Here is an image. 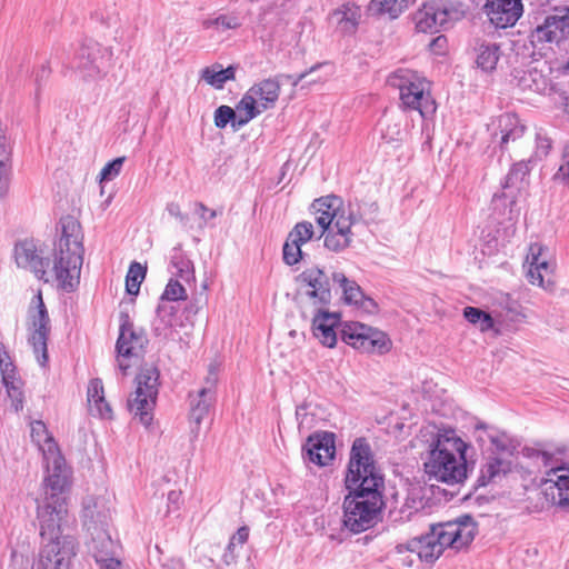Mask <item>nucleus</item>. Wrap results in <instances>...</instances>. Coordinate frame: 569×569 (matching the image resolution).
I'll return each instance as SVG.
<instances>
[{
    "instance_id": "obj_63",
    "label": "nucleus",
    "mask_w": 569,
    "mask_h": 569,
    "mask_svg": "<svg viewBox=\"0 0 569 569\" xmlns=\"http://www.w3.org/2000/svg\"><path fill=\"white\" fill-rule=\"evenodd\" d=\"M218 381V372L214 365H210L209 373L206 378V386L203 388H209L214 392V386Z\"/></svg>"
},
{
    "instance_id": "obj_29",
    "label": "nucleus",
    "mask_w": 569,
    "mask_h": 569,
    "mask_svg": "<svg viewBox=\"0 0 569 569\" xmlns=\"http://www.w3.org/2000/svg\"><path fill=\"white\" fill-rule=\"evenodd\" d=\"M280 90L281 83L278 77L263 79L249 88L250 94L253 96L263 111L276 106Z\"/></svg>"
},
{
    "instance_id": "obj_21",
    "label": "nucleus",
    "mask_w": 569,
    "mask_h": 569,
    "mask_svg": "<svg viewBox=\"0 0 569 569\" xmlns=\"http://www.w3.org/2000/svg\"><path fill=\"white\" fill-rule=\"evenodd\" d=\"M532 41L560 42L569 38V7L557 10L556 14L548 16L543 23L532 31Z\"/></svg>"
},
{
    "instance_id": "obj_54",
    "label": "nucleus",
    "mask_w": 569,
    "mask_h": 569,
    "mask_svg": "<svg viewBox=\"0 0 569 569\" xmlns=\"http://www.w3.org/2000/svg\"><path fill=\"white\" fill-rule=\"evenodd\" d=\"M562 158L563 163L560 166L555 177L569 184V144L565 147Z\"/></svg>"
},
{
    "instance_id": "obj_18",
    "label": "nucleus",
    "mask_w": 569,
    "mask_h": 569,
    "mask_svg": "<svg viewBox=\"0 0 569 569\" xmlns=\"http://www.w3.org/2000/svg\"><path fill=\"white\" fill-rule=\"evenodd\" d=\"M147 343L148 339L143 331L136 330L129 321V317L126 316L121 323L119 338L116 345L118 352V367L124 375L130 368V363L127 359L140 357Z\"/></svg>"
},
{
    "instance_id": "obj_42",
    "label": "nucleus",
    "mask_w": 569,
    "mask_h": 569,
    "mask_svg": "<svg viewBox=\"0 0 569 569\" xmlns=\"http://www.w3.org/2000/svg\"><path fill=\"white\" fill-rule=\"evenodd\" d=\"M146 268L139 262H132L126 277V290L129 295H138L146 277Z\"/></svg>"
},
{
    "instance_id": "obj_43",
    "label": "nucleus",
    "mask_w": 569,
    "mask_h": 569,
    "mask_svg": "<svg viewBox=\"0 0 569 569\" xmlns=\"http://www.w3.org/2000/svg\"><path fill=\"white\" fill-rule=\"evenodd\" d=\"M170 264L172 267V270H171L172 274H174L186 281H189L190 278H192V276H193L192 262L188 258H186L182 253L176 252L171 258Z\"/></svg>"
},
{
    "instance_id": "obj_3",
    "label": "nucleus",
    "mask_w": 569,
    "mask_h": 569,
    "mask_svg": "<svg viewBox=\"0 0 569 569\" xmlns=\"http://www.w3.org/2000/svg\"><path fill=\"white\" fill-rule=\"evenodd\" d=\"M477 526L470 516L431 526L430 531L396 547L398 553H416L420 561L433 563L447 548L461 550L471 543Z\"/></svg>"
},
{
    "instance_id": "obj_9",
    "label": "nucleus",
    "mask_w": 569,
    "mask_h": 569,
    "mask_svg": "<svg viewBox=\"0 0 569 569\" xmlns=\"http://www.w3.org/2000/svg\"><path fill=\"white\" fill-rule=\"evenodd\" d=\"M382 505V493L349 491L343 501V525L353 533L370 528Z\"/></svg>"
},
{
    "instance_id": "obj_59",
    "label": "nucleus",
    "mask_w": 569,
    "mask_h": 569,
    "mask_svg": "<svg viewBox=\"0 0 569 569\" xmlns=\"http://www.w3.org/2000/svg\"><path fill=\"white\" fill-rule=\"evenodd\" d=\"M168 512H174L179 510L181 505V491L171 490L167 497Z\"/></svg>"
},
{
    "instance_id": "obj_40",
    "label": "nucleus",
    "mask_w": 569,
    "mask_h": 569,
    "mask_svg": "<svg viewBox=\"0 0 569 569\" xmlns=\"http://www.w3.org/2000/svg\"><path fill=\"white\" fill-rule=\"evenodd\" d=\"M333 17L343 31L352 32L359 23L361 13L359 7L353 4H343L333 13Z\"/></svg>"
},
{
    "instance_id": "obj_15",
    "label": "nucleus",
    "mask_w": 569,
    "mask_h": 569,
    "mask_svg": "<svg viewBox=\"0 0 569 569\" xmlns=\"http://www.w3.org/2000/svg\"><path fill=\"white\" fill-rule=\"evenodd\" d=\"M29 337L28 341L33 348L37 361L41 367L48 362L47 340L50 333V319L44 306L42 293L39 291L32 299L29 309Z\"/></svg>"
},
{
    "instance_id": "obj_57",
    "label": "nucleus",
    "mask_w": 569,
    "mask_h": 569,
    "mask_svg": "<svg viewBox=\"0 0 569 569\" xmlns=\"http://www.w3.org/2000/svg\"><path fill=\"white\" fill-rule=\"evenodd\" d=\"M356 306L359 307L363 312L369 315H373L378 310L377 302L373 299L366 297L365 295L362 296L361 299H359V302Z\"/></svg>"
},
{
    "instance_id": "obj_23",
    "label": "nucleus",
    "mask_w": 569,
    "mask_h": 569,
    "mask_svg": "<svg viewBox=\"0 0 569 569\" xmlns=\"http://www.w3.org/2000/svg\"><path fill=\"white\" fill-rule=\"evenodd\" d=\"M44 249L32 240H24L14 247V260L19 268L29 270L39 280L43 277V271L48 260Z\"/></svg>"
},
{
    "instance_id": "obj_55",
    "label": "nucleus",
    "mask_w": 569,
    "mask_h": 569,
    "mask_svg": "<svg viewBox=\"0 0 569 569\" xmlns=\"http://www.w3.org/2000/svg\"><path fill=\"white\" fill-rule=\"evenodd\" d=\"M447 43L448 41L445 36H438L430 41L429 49L432 53L441 56L446 52Z\"/></svg>"
},
{
    "instance_id": "obj_36",
    "label": "nucleus",
    "mask_w": 569,
    "mask_h": 569,
    "mask_svg": "<svg viewBox=\"0 0 569 569\" xmlns=\"http://www.w3.org/2000/svg\"><path fill=\"white\" fill-rule=\"evenodd\" d=\"M236 112L239 116L234 130H239L246 126L249 121L254 119L257 116L263 112V109L259 106L253 96L248 90L236 107Z\"/></svg>"
},
{
    "instance_id": "obj_2",
    "label": "nucleus",
    "mask_w": 569,
    "mask_h": 569,
    "mask_svg": "<svg viewBox=\"0 0 569 569\" xmlns=\"http://www.w3.org/2000/svg\"><path fill=\"white\" fill-rule=\"evenodd\" d=\"M47 452L48 457L43 458L44 476L36 498L37 519L44 523V528L51 526L52 519L71 520L67 499L72 485V470L61 452L50 450Z\"/></svg>"
},
{
    "instance_id": "obj_6",
    "label": "nucleus",
    "mask_w": 569,
    "mask_h": 569,
    "mask_svg": "<svg viewBox=\"0 0 569 569\" xmlns=\"http://www.w3.org/2000/svg\"><path fill=\"white\" fill-rule=\"evenodd\" d=\"M70 523L71 520L52 519L51 526L44 528V523L39 521L42 543L31 569H70L77 555L76 539L64 533Z\"/></svg>"
},
{
    "instance_id": "obj_39",
    "label": "nucleus",
    "mask_w": 569,
    "mask_h": 569,
    "mask_svg": "<svg viewBox=\"0 0 569 569\" xmlns=\"http://www.w3.org/2000/svg\"><path fill=\"white\" fill-rule=\"evenodd\" d=\"M333 282L338 283L342 290L343 300L349 305H358L359 299L362 298L363 292L356 281L348 279L342 272H335L332 274Z\"/></svg>"
},
{
    "instance_id": "obj_41",
    "label": "nucleus",
    "mask_w": 569,
    "mask_h": 569,
    "mask_svg": "<svg viewBox=\"0 0 569 569\" xmlns=\"http://www.w3.org/2000/svg\"><path fill=\"white\" fill-rule=\"evenodd\" d=\"M508 471H509L508 462H506L501 459H498V458H492V459H489L486 462V465H483L479 480L485 486L490 482L497 481L502 476H505Z\"/></svg>"
},
{
    "instance_id": "obj_16",
    "label": "nucleus",
    "mask_w": 569,
    "mask_h": 569,
    "mask_svg": "<svg viewBox=\"0 0 569 569\" xmlns=\"http://www.w3.org/2000/svg\"><path fill=\"white\" fill-rule=\"evenodd\" d=\"M340 333L347 345L362 352L382 353L389 349V340L382 331L360 322L343 323Z\"/></svg>"
},
{
    "instance_id": "obj_17",
    "label": "nucleus",
    "mask_w": 569,
    "mask_h": 569,
    "mask_svg": "<svg viewBox=\"0 0 569 569\" xmlns=\"http://www.w3.org/2000/svg\"><path fill=\"white\" fill-rule=\"evenodd\" d=\"M297 284L302 295L317 308L328 306L331 301V283L329 276L320 268L312 266L298 274Z\"/></svg>"
},
{
    "instance_id": "obj_34",
    "label": "nucleus",
    "mask_w": 569,
    "mask_h": 569,
    "mask_svg": "<svg viewBox=\"0 0 569 569\" xmlns=\"http://www.w3.org/2000/svg\"><path fill=\"white\" fill-rule=\"evenodd\" d=\"M416 0H371L368 10L371 14H387L390 19H397Z\"/></svg>"
},
{
    "instance_id": "obj_19",
    "label": "nucleus",
    "mask_w": 569,
    "mask_h": 569,
    "mask_svg": "<svg viewBox=\"0 0 569 569\" xmlns=\"http://www.w3.org/2000/svg\"><path fill=\"white\" fill-rule=\"evenodd\" d=\"M523 267H527V278L531 284L543 289L552 284L549 277L553 273L556 263L551 260L545 246L531 243Z\"/></svg>"
},
{
    "instance_id": "obj_35",
    "label": "nucleus",
    "mask_w": 569,
    "mask_h": 569,
    "mask_svg": "<svg viewBox=\"0 0 569 569\" xmlns=\"http://www.w3.org/2000/svg\"><path fill=\"white\" fill-rule=\"evenodd\" d=\"M200 77L209 86L216 89H222L227 81L234 80L236 67L229 66L223 69L221 64L214 63L203 68L201 70Z\"/></svg>"
},
{
    "instance_id": "obj_26",
    "label": "nucleus",
    "mask_w": 569,
    "mask_h": 569,
    "mask_svg": "<svg viewBox=\"0 0 569 569\" xmlns=\"http://www.w3.org/2000/svg\"><path fill=\"white\" fill-rule=\"evenodd\" d=\"M327 306L317 307L312 317V333L321 345L332 348L337 343L336 328L340 318L336 312H329Z\"/></svg>"
},
{
    "instance_id": "obj_64",
    "label": "nucleus",
    "mask_w": 569,
    "mask_h": 569,
    "mask_svg": "<svg viewBox=\"0 0 569 569\" xmlns=\"http://www.w3.org/2000/svg\"><path fill=\"white\" fill-rule=\"evenodd\" d=\"M489 438H490L491 443L493 446H496V448L498 450L505 451L508 449V439L505 435H502V436L490 435Z\"/></svg>"
},
{
    "instance_id": "obj_14",
    "label": "nucleus",
    "mask_w": 569,
    "mask_h": 569,
    "mask_svg": "<svg viewBox=\"0 0 569 569\" xmlns=\"http://www.w3.org/2000/svg\"><path fill=\"white\" fill-rule=\"evenodd\" d=\"M536 460L546 468L542 480L546 493L559 506H569V463H558L555 456L547 451H538Z\"/></svg>"
},
{
    "instance_id": "obj_56",
    "label": "nucleus",
    "mask_w": 569,
    "mask_h": 569,
    "mask_svg": "<svg viewBox=\"0 0 569 569\" xmlns=\"http://www.w3.org/2000/svg\"><path fill=\"white\" fill-rule=\"evenodd\" d=\"M463 317L472 325H478L482 317H485V311L475 307H467L463 310Z\"/></svg>"
},
{
    "instance_id": "obj_13",
    "label": "nucleus",
    "mask_w": 569,
    "mask_h": 569,
    "mask_svg": "<svg viewBox=\"0 0 569 569\" xmlns=\"http://www.w3.org/2000/svg\"><path fill=\"white\" fill-rule=\"evenodd\" d=\"M461 16L462 11L450 0H430L415 12L412 20L418 32L435 33Z\"/></svg>"
},
{
    "instance_id": "obj_28",
    "label": "nucleus",
    "mask_w": 569,
    "mask_h": 569,
    "mask_svg": "<svg viewBox=\"0 0 569 569\" xmlns=\"http://www.w3.org/2000/svg\"><path fill=\"white\" fill-rule=\"evenodd\" d=\"M526 127L513 113H503L497 120L495 136L500 134V147L507 149L510 142H517L525 134Z\"/></svg>"
},
{
    "instance_id": "obj_50",
    "label": "nucleus",
    "mask_w": 569,
    "mask_h": 569,
    "mask_svg": "<svg viewBox=\"0 0 569 569\" xmlns=\"http://www.w3.org/2000/svg\"><path fill=\"white\" fill-rule=\"evenodd\" d=\"M196 213L199 216L201 220L199 228L203 229L207 226H212L211 221L216 219L218 214H221V211L218 212L217 210L209 209L203 203L198 202L196 203Z\"/></svg>"
},
{
    "instance_id": "obj_32",
    "label": "nucleus",
    "mask_w": 569,
    "mask_h": 569,
    "mask_svg": "<svg viewBox=\"0 0 569 569\" xmlns=\"http://www.w3.org/2000/svg\"><path fill=\"white\" fill-rule=\"evenodd\" d=\"M214 401V392L209 388H201L196 395H190V419L199 426L208 415Z\"/></svg>"
},
{
    "instance_id": "obj_11",
    "label": "nucleus",
    "mask_w": 569,
    "mask_h": 569,
    "mask_svg": "<svg viewBox=\"0 0 569 569\" xmlns=\"http://www.w3.org/2000/svg\"><path fill=\"white\" fill-rule=\"evenodd\" d=\"M134 397L129 399V409L146 427L151 425L159 388V371L153 366L143 367L136 378Z\"/></svg>"
},
{
    "instance_id": "obj_5",
    "label": "nucleus",
    "mask_w": 569,
    "mask_h": 569,
    "mask_svg": "<svg viewBox=\"0 0 569 569\" xmlns=\"http://www.w3.org/2000/svg\"><path fill=\"white\" fill-rule=\"evenodd\" d=\"M311 211L317 224L322 229L325 247L332 252H341L349 248L353 240L352 226L361 214L352 204H343L341 198L327 196L316 199L311 204Z\"/></svg>"
},
{
    "instance_id": "obj_62",
    "label": "nucleus",
    "mask_w": 569,
    "mask_h": 569,
    "mask_svg": "<svg viewBox=\"0 0 569 569\" xmlns=\"http://www.w3.org/2000/svg\"><path fill=\"white\" fill-rule=\"evenodd\" d=\"M97 563L100 566V569H126L119 556L108 558L106 561H97Z\"/></svg>"
},
{
    "instance_id": "obj_8",
    "label": "nucleus",
    "mask_w": 569,
    "mask_h": 569,
    "mask_svg": "<svg viewBox=\"0 0 569 569\" xmlns=\"http://www.w3.org/2000/svg\"><path fill=\"white\" fill-rule=\"evenodd\" d=\"M388 83L399 90L403 108L419 111L422 118L436 112V103L430 96V83L419 72L398 68L389 74Z\"/></svg>"
},
{
    "instance_id": "obj_52",
    "label": "nucleus",
    "mask_w": 569,
    "mask_h": 569,
    "mask_svg": "<svg viewBox=\"0 0 569 569\" xmlns=\"http://www.w3.org/2000/svg\"><path fill=\"white\" fill-rule=\"evenodd\" d=\"M50 68L42 63L36 71H34V83H36V97L38 98L40 94V90L43 84L47 83L49 77H50Z\"/></svg>"
},
{
    "instance_id": "obj_61",
    "label": "nucleus",
    "mask_w": 569,
    "mask_h": 569,
    "mask_svg": "<svg viewBox=\"0 0 569 569\" xmlns=\"http://www.w3.org/2000/svg\"><path fill=\"white\" fill-rule=\"evenodd\" d=\"M249 538V529L240 527L238 531L231 537V546H242Z\"/></svg>"
},
{
    "instance_id": "obj_60",
    "label": "nucleus",
    "mask_w": 569,
    "mask_h": 569,
    "mask_svg": "<svg viewBox=\"0 0 569 569\" xmlns=\"http://www.w3.org/2000/svg\"><path fill=\"white\" fill-rule=\"evenodd\" d=\"M497 322V319H496V313L492 312L491 313H488V312H485V317L481 318V320L479 321V329L485 332V331H488L490 329H493L495 326H496Z\"/></svg>"
},
{
    "instance_id": "obj_46",
    "label": "nucleus",
    "mask_w": 569,
    "mask_h": 569,
    "mask_svg": "<svg viewBox=\"0 0 569 569\" xmlns=\"http://www.w3.org/2000/svg\"><path fill=\"white\" fill-rule=\"evenodd\" d=\"M187 299V292L183 286L178 281L171 279L161 296V301H169V303H173L179 300Z\"/></svg>"
},
{
    "instance_id": "obj_53",
    "label": "nucleus",
    "mask_w": 569,
    "mask_h": 569,
    "mask_svg": "<svg viewBox=\"0 0 569 569\" xmlns=\"http://www.w3.org/2000/svg\"><path fill=\"white\" fill-rule=\"evenodd\" d=\"M536 151H535V156L539 159H542L543 157H547V154L549 153L550 149H551V140L546 137V136H542L541 133H537L536 134Z\"/></svg>"
},
{
    "instance_id": "obj_58",
    "label": "nucleus",
    "mask_w": 569,
    "mask_h": 569,
    "mask_svg": "<svg viewBox=\"0 0 569 569\" xmlns=\"http://www.w3.org/2000/svg\"><path fill=\"white\" fill-rule=\"evenodd\" d=\"M211 23L222 28L223 30L234 29L239 24L237 18L227 16H220L216 18Z\"/></svg>"
},
{
    "instance_id": "obj_22",
    "label": "nucleus",
    "mask_w": 569,
    "mask_h": 569,
    "mask_svg": "<svg viewBox=\"0 0 569 569\" xmlns=\"http://www.w3.org/2000/svg\"><path fill=\"white\" fill-rule=\"evenodd\" d=\"M483 11L492 24L505 29L515 26L522 16V0H486Z\"/></svg>"
},
{
    "instance_id": "obj_49",
    "label": "nucleus",
    "mask_w": 569,
    "mask_h": 569,
    "mask_svg": "<svg viewBox=\"0 0 569 569\" xmlns=\"http://www.w3.org/2000/svg\"><path fill=\"white\" fill-rule=\"evenodd\" d=\"M12 147L6 134V126L0 121V164L11 163Z\"/></svg>"
},
{
    "instance_id": "obj_20",
    "label": "nucleus",
    "mask_w": 569,
    "mask_h": 569,
    "mask_svg": "<svg viewBox=\"0 0 569 569\" xmlns=\"http://www.w3.org/2000/svg\"><path fill=\"white\" fill-rule=\"evenodd\" d=\"M84 518L91 539L88 542V549L96 561H106L108 558L117 557L120 552V546L112 540L109 531L104 527H98L93 521V512L87 506L84 507Z\"/></svg>"
},
{
    "instance_id": "obj_25",
    "label": "nucleus",
    "mask_w": 569,
    "mask_h": 569,
    "mask_svg": "<svg viewBox=\"0 0 569 569\" xmlns=\"http://www.w3.org/2000/svg\"><path fill=\"white\" fill-rule=\"evenodd\" d=\"M335 452V436L330 432L312 435L303 446V457L318 466H327Z\"/></svg>"
},
{
    "instance_id": "obj_48",
    "label": "nucleus",
    "mask_w": 569,
    "mask_h": 569,
    "mask_svg": "<svg viewBox=\"0 0 569 569\" xmlns=\"http://www.w3.org/2000/svg\"><path fill=\"white\" fill-rule=\"evenodd\" d=\"M282 256L284 263L293 266L302 259V250L297 243L287 239L282 248Z\"/></svg>"
},
{
    "instance_id": "obj_24",
    "label": "nucleus",
    "mask_w": 569,
    "mask_h": 569,
    "mask_svg": "<svg viewBox=\"0 0 569 569\" xmlns=\"http://www.w3.org/2000/svg\"><path fill=\"white\" fill-rule=\"evenodd\" d=\"M0 372L8 397L11 399V406L18 412L23 408V383L2 342H0Z\"/></svg>"
},
{
    "instance_id": "obj_38",
    "label": "nucleus",
    "mask_w": 569,
    "mask_h": 569,
    "mask_svg": "<svg viewBox=\"0 0 569 569\" xmlns=\"http://www.w3.org/2000/svg\"><path fill=\"white\" fill-rule=\"evenodd\" d=\"M179 309L169 301H160L157 308L154 329L159 335H167V330L173 328L178 321Z\"/></svg>"
},
{
    "instance_id": "obj_45",
    "label": "nucleus",
    "mask_w": 569,
    "mask_h": 569,
    "mask_svg": "<svg viewBox=\"0 0 569 569\" xmlns=\"http://www.w3.org/2000/svg\"><path fill=\"white\" fill-rule=\"evenodd\" d=\"M238 119L239 116L236 110L229 106H220L214 111V124L217 128L222 129L226 128L228 123H231V127L234 129V124H237Z\"/></svg>"
},
{
    "instance_id": "obj_30",
    "label": "nucleus",
    "mask_w": 569,
    "mask_h": 569,
    "mask_svg": "<svg viewBox=\"0 0 569 569\" xmlns=\"http://www.w3.org/2000/svg\"><path fill=\"white\" fill-rule=\"evenodd\" d=\"M499 326L510 327V322H518L526 318L520 303L509 295H505L498 302V308L493 310Z\"/></svg>"
},
{
    "instance_id": "obj_7",
    "label": "nucleus",
    "mask_w": 569,
    "mask_h": 569,
    "mask_svg": "<svg viewBox=\"0 0 569 569\" xmlns=\"http://www.w3.org/2000/svg\"><path fill=\"white\" fill-rule=\"evenodd\" d=\"M345 482L349 491L382 493L383 477L375 466L370 446L362 438L353 441Z\"/></svg>"
},
{
    "instance_id": "obj_4",
    "label": "nucleus",
    "mask_w": 569,
    "mask_h": 569,
    "mask_svg": "<svg viewBox=\"0 0 569 569\" xmlns=\"http://www.w3.org/2000/svg\"><path fill=\"white\" fill-rule=\"evenodd\" d=\"M467 447L455 430L431 435L428 457L423 463L428 479L447 485L463 482L467 479Z\"/></svg>"
},
{
    "instance_id": "obj_33",
    "label": "nucleus",
    "mask_w": 569,
    "mask_h": 569,
    "mask_svg": "<svg viewBox=\"0 0 569 569\" xmlns=\"http://www.w3.org/2000/svg\"><path fill=\"white\" fill-rule=\"evenodd\" d=\"M501 51L496 42H481L476 48V63L483 72H492L500 59Z\"/></svg>"
},
{
    "instance_id": "obj_37",
    "label": "nucleus",
    "mask_w": 569,
    "mask_h": 569,
    "mask_svg": "<svg viewBox=\"0 0 569 569\" xmlns=\"http://www.w3.org/2000/svg\"><path fill=\"white\" fill-rule=\"evenodd\" d=\"M31 429V439L42 452L43 458L48 457V450L50 451H60L58 445L56 443L53 437L49 433L46 425L36 420L30 425Z\"/></svg>"
},
{
    "instance_id": "obj_44",
    "label": "nucleus",
    "mask_w": 569,
    "mask_h": 569,
    "mask_svg": "<svg viewBox=\"0 0 569 569\" xmlns=\"http://www.w3.org/2000/svg\"><path fill=\"white\" fill-rule=\"evenodd\" d=\"M313 226L309 221L298 222L288 234V240L297 243L300 248L313 237Z\"/></svg>"
},
{
    "instance_id": "obj_47",
    "label": "nucleus",
    "mask_w": 569,
    "mask_h": 569,
    "mask_svg": "<svg viewBox=\"0 0 569 569\" xmlns=\"http://www.w3.org/2000/svg\"><path fill=\"white\" fill-rule=\"evenodd\" d=\"M124 157H119L108 162L100 171V181H111L117 178L122 169Z\"/></svg>"
},
{
    "instance_id": "obj_51",
    "label": "nucleus",
    "mask_w": 569,
    "mask_h": 569,
    "mask_svg": "<svg viewBox=\"0 0 569 569\" xmlns=\"http://www.w3.org/2000/svg\"><path fill=\"white\" fill-rule=\"evenodd\" d=\"M11 163L0 164V201L7 196L10 186Z\"/></svg>"
},
{
    "instance_id": "obj_27",
    "label": "nucleus",
    "mask_w": 569,
    "mask_h": 569,
    "mask_svg": "<svg viewBox=\"0 0 569 569\" xmlns=\"http://www.w3.org/2000/svg\"><path fill=\"white\" fill-rule=\"evenodd\" d=\"M513 79L522 91L543 94L551 89V81L548 76L533 67L525 70H516Z\"/></svg>"
},
{
    "instance_id": "obj_1",
    "label": "nucleus",
    "mask_w": 569,
    "mask_h": 569,
    "mask_svg": "<svg viewBox=\"0 0 569 569\" xmlns=\"http://www.w3.org/2000/svg\"><path fill=\"white\" fill-rule=\"evenodd\" d=\"M83 246L80 224L68 217L62 220V233L54 246L52 258L48 257L42 281L54 283L66 292H72L80 282Z\"/></svg>"
},
{
    "instance_id": "obj_12",
    "label": "nucleus",
    "mask_w": 569,
    "mask_h": 569,
    "mask_svg": "<svg viewBox=\"0 0 569 569\" xmlns=\"http://www.w3.org/2000/svg\"><path fill=\"white\" fill-rule=\"evenodd\" d=\"M530 162L529 160L515 163L502 183L501 193H496L492 198L493 210H499L501 207L509 208L507 219L510 221L517 220L519 211L516 204L529 187Z\"/></svg>"
},
{
    "instance_id": "obj_10",
    "label": "nucleus",
    "mask_w": 569,
    "mask_h": 569,
    "mask_svg": "<svg viewBox=\"0 0 569 569\" xmlns=\"http://www.w3.org/2000/svg\"><path fill=\"white\" fill-rule=\"evenodd\" d=\"M111 56L112 52L108 48L88 40L78 50L72 67L83 82H98L106 77Z\"/></svg>"
},
{
    "instance_id": "obj_31",
    "label": "nucleus",
    "mask_w": 569,
    "mask_h": 569,
    "mask_svg": "<svg viewBox=\"0 0 569 569\" xmlns=\"http://www.w3.org/2000/svg\"><path fill=\"white\" fill-rule=\"evenodd\" d=\"M88 406L92 415L100 418H110L111 408L104 399V390L102 381L98 378L90 380L88 386Z\"/></svg>"
}]
</instances>
